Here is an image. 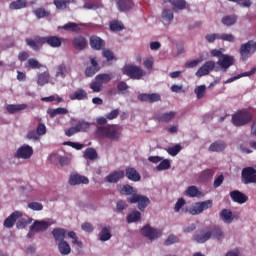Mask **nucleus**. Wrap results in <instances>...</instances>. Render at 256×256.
<instances>
[{"label": "nucleus", "instance_id": "f257e3e1", "mask_svg": "<svg viewBox=\"0 0 256 256\" xmlns=\"http://www.w3.org/2000/svg\"><path fill=\"white\" fill-rule=\"evenodd\" d=\"M26 44L28 47L33 49V51H39L42 45H49L54 49L61 47L63 41L58 36H48V37H41V36H34L33 38H27Z\"/></svg>", "mask_w": 256, "mask_h": 256}, {"label": "nucleus", "instance_id": "f03ea898", "mask_svg": "<svg viewBox=\"0 0 256 256\" xmlns=\"http://www.w3.org/2000/svg\"><path fill=\"white\" fill-rule=\"evenodd\" d=\"M96 135L100 137V139H109V141H120L122 130L121 127L117 125L111 126H98L96 127Z\"/></svg>", "mask_w": 256, "mask_h": 256}, {"label": "nucleus", "instance_id": "7ed1b4c3", "mask_svg": "<svg viewBox=\"0 0 256 256\" xmlns=\"http://www.w3.org/2000/svg\"><path fill=\"white\" fill-rule=\"evenodd\" d=\"M251 121H253V113L247 110H240L232 115V124L234 127H245Z\"/></svg>", "mask_w": 256, "mask_h": 256}, {"label": "nucleus", "instance_id": "20e7f679", "mask_svg": "<svg viewBox=\"0 0 256 256\" xmlns=\"http://www.w3.org/2000/svg\"><path fill=\"white\" fill-rule=\"evenodd\" d=\"M124 75H127L130 79H134L139 81V79H142V77L145 75V72L141 67L136 65H128L124 67L123 69Z\"/></svg>", "mask_w": 256, "mask_h": 256}, {"label": "nucleus", "instance_id": "39448f33", "mask_svg": "<svg viewBox=\"0 0 256 256\" xmlns=\"http://www.w3.org/2000/svg\"><path fill=\"white\" fill-rule=\"evenodd\" d=\"M141 234L143 235V237L149 239V241H155V239H159V237L163 235V232L147 224L141 229Z\"/></svg>", "mask_w": 256, "mask_h": 256}, {"label": "nucleus", "instance_id": "423d86ee", "mask_svg": "<svg viewBox=\"0 0 256 256\" xmlns=\"http://www.w3.org/2000/svg\"><path fill=\"white\" fill-rule=\"evenodd\" d=\"M256 51V42L253 40H249L247 43L242 44L240 46V55L243 61H247L249 59V55H253Z\"/></svg>", "mask_w": 256, "mask_h": 256}, {"label": "nucleus", "instance_id": "0eeeda50", "mask_svg": "<svg viewBox=\"0 0 256 256\" xmlns=\"http://www.w3.org/2000/svg\"><path fill=\"white\" fill-rule=\"evenodd\" d=\"M128 203H138L139 211H145L147 209V205L151 203V200L147 196H143L140 194H133L128 198Z\"/></svg>", "mask_w": 256, "mask_h": 256}, {"label": "nucleus", "instance_id": "6e6552de", "mask_svg": "<svg viewBox=\"0 0 256 256\" xmlns=\"http://www.w3.org/2000/svg\"><path fill=\"white\" fill-rule=\"evenodd\" d=\"M213 207V200H206L203 202H197L190 210V215H201L206 209Z\"/></svg>", "mask_w": 256, "mask_h": 256}, {"label": "nucleus", "instance_id": "1a4fd4ad", "mask_svg": "<svg viewBox=\"0 0 256 256\" xmlns=\"http://www.w3.org/2000/svg\"><path fill=\"white\" fill-rule=\"evenodd\" d=\"M242 181L245 185H249V183H256V169L253 167L243 168Z\"/></svg>", "mask_w": 256, "mask_h": 256}, {"label": "nucleus", "instance_id": "9d476101", "mask_svg": "<svg viewBox=\"0 0 256 256\" xmlns=\"http://www.w3.org/2000/svg\"><path fill=\"white\" fill-rule=\"evenodd\" d=\"M215 69V61L209 60L206 61L196 72V77H205V75H209L211 71Z\"/></svg>", "mask_w": 256, "mask_h": 256}, {"label": "nucleus", "instance_id": "9b49d317", "mask_svg": "<svg viewBox=\"0 0 256 256\" xmlns=\"http://www.w3.org/2000/svg\"><path fill=\"white\" fill-rule=\"evenodd\" d=\"M33 155V148L29 145L21 146L16 153L18 159H31Z\"/></svg>", "mask_w": 256, "mask_h": 256}, {"label": "nucleus", "instance_id": "f8f14e48", "mask_svg": "<svg viewBox=\"0 0 256 256\" xmlns=\"http://www.w3.org/2000/svg\"><path fill=\"white\" fill-rule=\"evenodd\" d=\"M51 227V223L44 221V220H36L31 225V229L35 230L36 233H43V231H47Z\"/></svg>", "mask_w": 256, "mask_h": 256}, {"label": "nucleus", "instance_id": "ddd939ff", "mask_svg": "<svg viewBox=\"0 0 256 256\" xmlns=\"http://www.w3.org/2000/svg\"><path fill=\"white\" fill-rule=\"evenodd\" d=\"M230 197L234 203H239L240 205H243V203H247V195L243 194V192H240L239 190H234L230 192Z\"/></svg>", "mask_w": 256, "mask_h": 256}, {"label": "nucleus", "instance_id": "4468645a", "mask_svg": "<svg viewBox=\"0 0 256 256\" xmlns=\"http://www.w3.org/2000/svg\"><path fill=\"white\" fill-rule=\"evenodd\" d=\"M72 45L76 51H83L87 47V39L81 35L76 36L72 41Z\"/></svg>", "mask_w": 256, "mask_h": 256}, {"label": "nucleus", "instance_id": "2eb2a0df", "mask_svg": "<svg viewBox=\"0 0 256 256\" xmlns=\"http://www.w3.org/2000/svg\"><path fill=\"white\" fill-rule=\"evenodd\" d=\"M116 5L118 7V11L127 13V11L131 10L135 4L133 3V0H117Z\"/></svg>", "mask_w": 256, "mask_h": 256}, {"label": "nucleus", "instance_id": "dca6fc26", "mask_svg": "<svg viewBox=\"0 0 256 256\" xmlns=\"http://www.w3.org/2000/svg\"><path fill=\"white\" fill-rule=\"evenodd\" d=\"M21 212L19 211H15L13 212L10 216H8L5 220H4V227H6V229H11V227H13V225H15V223L17 222V219H19V217H21Z\"/></svg>", "mask_w": 256, "mask_h": 256}, {"label": "nucleus", "instance_id": "f3484780", "mask_svg": "<svg viewBox=\"0 0 256 256\" xmlns=\"http://www.w3.org/2000/svg\"><path fill=\"white\" fill-rule=\"evenodd\" d=\"M209 239H211V233L209 230L200 231L193 236V240L196 241V243H207Z\"/></svg>", "mask_w": 256, "mask_h": 256}, {"label": "nucleus", "instance_id": "a211bd4d", "mask_svg": "<svg viewBox=\"0 0 256 256\" xmlns=\"http://www.w3.org/2000/svg\"><path fill=\"white\" fill-rule=\"evenodd\" d=\"M125 175L127 179H129V181H133L134 183L141 181V174H139V172L135 168H126Z\"/></svg>", "mask_w": 256, "mask_h": 256}, {"label": "nucleus", "instance_id": "6ab92c4d", "mask_svg": "<svg viewBox=\"0 0 256 256\" xmlns=\"http://www.w3.org/2000/svg\"><path fill=\"white\" fill-rule=\"evenodd\" d=\"M70 185H88L89 183V178L85 176H81L79 174H72L69 179Z\"/></svg>", "mask_w": 256, "mask_h": 256}, {"label": "nucleus", "instance_id": "aec40b11", "mask_svg": "<svg viewBox=\"0 0 256 256\" xmlns=\"http://www.w3.org/2000/svg\"><path fill=\"white\" fill-rule=\"evenodd\" d=\"M125 177V172L123 170H118L110 173L106 177V181L108 183H118V181H121Z\"/></svg>", "mask_w": 256, "mask_h": 256}, {"label": "nucleus", "instance_id": "412c9836", "mask_svg": "<svg viewBox=\"0 0 256 256\" xmlns=\"http://www.w3.org/2000/svg\"><path fill=\"white\" fill-rule=\"evenodd\" d=\"M52 235L55 239V243H62L63 241H65V237L67 235V231L63 228H54L52 230Z\"/></svg>", "mask_w": 256, "mask_h": 256}, {"label": "nucleus", "instance_id": "4be33fe9", "mask_svg": "<svg viewBox=\"0 0 256 256\" xmlns=\"http://www.w3.org/2000/svg\"><path fill=\"white\" fill-rule=\"evenodd\" d=\"M69 99L71 101H83V100L87 99V91L79 88L76 91H74L72 94L69 95Z\"/></svg>", "mask_w": 256, "mask_h": 256}, {"label": "nucleus", "instance_id": "5701e85b", "mask_svg": "<svg viewBox=\"0 0 256 256\" xmlns=\"http://www.w3.org/2000/svg\"><path fill=\"white\" fill-rule=\"evenodd\" d=\"M172 9L175 13H179V11L189 9V4L185 0H172Z\"/></svg>", "mask_w": 256, "mask_h": 256}, {"label": "nucleus", "instance_id": "b1692460", "mask_svg": "<svg viewBox=\"0 0 256 256\" xmlns=\"http://www.w3.org/2000/svg\"><path fill=\"white\" fill-rule=\"evenodd\" d=\"M104 45H105V42L101 38L97 36H92L90 38V47H92V49H95L96 51H101Z\"/></svg>", "mask_w": 256, "mask_h": 256}, {"label": "nucleus", "instance_id": "393cba45", "mask_svg": "<svg viewBox=\"0 0 256 256\" xmlns=\"http://www.w3.org/2000/svg\"><path fill=\"white\" fill-rule=\"evenodd\" d=\"M210 233V238L213 237V239H217V241H221V239L225 238V233L223 230L217 226H214L210 230H208Z\"/></svg>", "mask_w": 256, "mask_h": 256}, {"label": "nucleus", "instance_id": "a878e982", "mask_svg": "<svg viewBox=\"0 0 256 256\" xmlns=\"http://www.w3.org/2000/svg\"><path fill=\"white\" fill-rule=\"evenodd\" d=\"M233 57L229 56V55H222L221 59L218 61V64L220 65V67H222V69H229V67H231V65H233Z\"/></svg>", "mask_w": 256, "mask_h": 256}, {"label": "nucleus", "instance_id": "bb28decb", "mask_svg": "<svg viewBox=\"0 0 256 256\" xmlns=\"http://www.w3.org/2000/svg\"><path fill=\"white\" fill-rule=\"evenodd\" d=\"M213 175H215V170L213 169H206L201 172L199 176L200 183H207L210 179H213Z\"/></svg>", "mask_w": 256, "mask_h": 256}, {"label": "nucleus", "instance_id": "cd10ccee", "mask_svg": "<svg viewBox=\"0 0 256 256\" xmlns=\"http://www.w3.org/2000/svg\"><path fill=\"white\" fill-rule=\"evenodd\" d=\"M172 119H175V112L173 111L166 112L157 116V121H159V123H169V121H172Z\"/></svg>", "mask_w": 256, "mask_h": 256}, {"label": "nucleus", "instance_id": "c85d7f7f", "mask_svg": "<svg viewBox=\"0 0 256 256\" xmlns=\"http://www.w3.org/2000/svg\"><path fill=\"white\" fill-rule=\"evenodd\" d=\"M56 245L61 255H69L71 253V246L67 241L64 240L63 242H59Z\"/></svg>", "mask_w": 256, "mask_h": 256}, {"label": "nucleus", "instance_id": "c756f323", "mask_svg": "<svg viewBox=\"0 0 256 256\" xmlns=\"http://www.w3.org/2000/svg\"><path fill=\"white\" fill-rule=\"evenodd\" d=\"M24 109H27V104H9L6 107V111L8 113H19V111H24Z\"/></svg>", "mask_w": 256, "mask_h": 256}, {"label": "nucleus", "instance_id": "7c9ffc66", "mask_svg": "<svg viewBox=\"0 0 256 256\" xmlns=\"http://www.w3.org/2000/svg\"><path fill=\"white\" fill-rule=\"evenodd\" d=\"M49 117L51 119L57 117V115H67V113H69V110H67V108H56V109H48L47 111Z\"/></svg>", "mask_w": 256, "mask_h": 256}, {"label": "nucleus", "instance_id": "2f4dec72", "mask_svg": "<svg viewBox=\"0 0 256 256\" xmlns=\"http://www.w3.org/2000/svg\"><path fill=\"white\" fill-rule=\"evenodd\" d=\"M25 7H27V0H16L9 4V9H11V11L25 9Z\"/></svg>", "mask_w": 256, "mask_h": 256}, {"label": "nucleus", "instance_id": "473e14b6", "mask_svg": "<svg viewBox=\"0 0 256 256\" xmlns=\"http://www.w3.org/2000/svg\"><path fill=\"white\" fill-rule=\"evenodd\" d=\"M119 193L121 195H137V190L135 188H133V186L126 184L123 185L120 189H119Z\"/></svg>", "mask_w": 256, "mask_h": 256}, {"label": "nucleus", "instance_id": "72a5a7b5", "mask_svg": "<svg viewBox=\"0 0 256 256\" xmlns=\"http://www.w3.org/2000/svg\"><path fill=\"white\" fill-rule=\"evenodd\" d=\"M225 147H226L225 142H223V141H216V142H213L209 146V151L219 153L221 151H225Z\"/></svg>", "mask_w": 256, "mask_h": 256}, {"label": "nucleus", "instance_id": "f704fd0d", "mask_svg": "<svg viewBox=\"0 0 256 256\" xmlns=\"http://www.w3.org/2000/svg\"><path fill=\"white\" fill-rule=\"evenodd\" d=\"M51 75L49 74V72H43L38 74L37 77V84L40 87H43V85H47V83H49V79H50Z\"/></svg>", "mask_w": 256, "mask_h": 256}, {"label": "nucleus", "instance_id": "c9c22d12", "mask_svg": "<svg viewBox=\"0 0 256 256\" xmlns=\"http://www.w3.org/2000/svg\"><path fill=\"white\" fill-rule=\"evenodd\" d=\"M220 217L224 223H232L233 222V212L229 209H223L220 212Z\"/></svg>", "mask_w": 256, "mask_h": 256}, {"label": "nucleus", "instance_id": "e433bc0d", "mask_svg": "<svg viewBox=\"0 0 256 256\" xmlns=\"http://www.w3.org/2000/svg\"><path fill=\"white\" fill-rule=\"evenodd\" d=\"M185 195H187L188 197H201L203 195V192L199 191V189H197V186H190L185 191Z\"/></svg>", "mask_w": 256, "mask_h": 256}, {"label": "nucleus", "instance_id": "4c0bfd02", "mask_svg": "<svg viewBox=\"0 0 256 256\" xmlns=\"http://www.w3.org/2000/svg\"><path fill=\"white\" fill-rule=\"evenodd\" d=\"M84 157L86 159H89L90 161H95V159H97L99 155L97 154V150H95L94 148H87L84 152Z\"/></svg>", "mask_w": 256, "mask_h": 256}, {"label": "nucleus", "instance_id": "58836bf2", "mask_svg": "<svg viewBox=\"0 0 256 256\" xmlns=\"http://www.w3.org/2000/svg\"><path fill=\"white\" fill-rule=\"evenodd\" d=\"M67 73L69 71L67 70V66L65 64H60L56 68V77H61V79H65L67 77Z\"/></svg>", "mask_w": 256, "mask_h": 256}, {"label": "nucleus", "instance_id": "ea45409f", "mask_svg": "<svg viewBox=\"0 0 256 256\" xmlns=\"http://www.w3.org/2000/svg\"><path fill=\"white\" fill-rule=\"evenodd\" d=\"M222 23L226 27H231V25H235L237 23V16L236 15L224 16L222 18Z\"/></svg>", "mask_w": 256, "mask_h": 256}, {"label": "nucleus", "instance_id": "a19ab883", "mask_svg": "<svg viewBox=\"0 0 256 256\" xmlns=\"http://www.w3.org/2000/svg\"><path fill=\"white\" fill-rule=\"evenodd\" d=\"M256 69L253 68L251 71L244 72L242 74H238L234 77L229 78L226 83H233V81H237V79H241V77H251V75H254Z\"/></svg>", "mask_w": 256, "mask_h": 256}, {"label": "nucleus", "instance_id": "79ce46f5", "mask_svg": "<svg viewBox=\"0 0 256 256\" xmlns=\"http://www.w3.org/2000/svg\"><path fill=\"white\" fill-rule=\"evenodd\" d=\"M62 29H64V31H72V33H77V31H81L79 24L75 22H68L62 27Z\"/></svg>", "mask_w": 256, "mask_h": 256}, {"label": "nucleus", "instance_id": "37998d69", "mask_svg": "<svg viewBox=\"0 0 256 256\" xmlns=\"http://www.w3.org/2000/svg\"><path fill=\"white\" fill-rule=\"evenodd\" d=\"M111 230L108 227L102 228L101 232L99 233L100 241H109L111 239Z\"/></svg>", "mask_w": 256, "mask_h": 256}, {"label": "nucleus", "instance_id": "c03bdc74", "mask_svg": "<svg viewBox=\"0 0 256 256\" xmlns=\"http://www.w3.org/2000/svg\"><path fill=\"white\" fill-rule=\"evenodd\" d=\"M68 237L69 239H72V244L77 245L80 249L83 248V242L79 241V237H77V233L74 231H69L68 232Z\"/></svg>", "mask_w": 256, "mask_h": 256}, {"label": "nucleus", "instance_id": "a18cd8bd", "mask_svg": "<svg viewBox=\"0 0 256 256\" xmlns=\"http://www.w3.org/2000/svg\"><path fill=\"white\" fill-rule=\"evenodd\" d=\"M137 221H141V212L134 211L127 216V223H137Z\"/></svg>", "mask_w": 256, "mask_h": 256}, {"label": "nucleus", "instance_id": "49530a36", "mask_svg": "<svg viewBox=\"0 0 256 256\" xmlns=\"http://www.w3.org/2000/svg\"><path fill=\"white\" fill-rule=\"evenodd\" d=\"M90 89L93 93H101L103 91V84L95 78V81L90 84Z\"/></svg>", "mask_w": 256, "mask_h": 256}, {"label": "nucleus", "instance_id": "de8ad7c7", "mask_svg": "<svg viewBox=\"0 0 256 256\" xmlns=\"http://www.w3.org/2000/svg\"><path fill=\"white\" fill-rule=\"evenodd\" d=\"M34 14L36 15L37 19H43L44 17H49V15H51V12L45 10V8H38L34 10Z\"/></svg>", "mask_w": 256, "mask_h": 256}, {"label": "nucleus", "instance_id": "09e8293b", "mask_svg": "<svg viewBox=\"0 0 256 256\" xmlns=\"http://www.w3.org/2000/svg\"><path fill=\"white\" fill-rule=\"evenodd\" d=\"M53 159H57V161H59L62 167L65 165H69V159L67 157L59 156L57 154H52L50 155V160L53 161Z\"/></svg>", "mask_w": 256, "mask_h": 256}, {"label": "nucleus", "instance_id": "8fccbe9b", "mask_svg": "<svg viewBox=\"0 0 256 256\" xmlns=\"http://www.w3.org/2000/svg\"><path fill=\"white\" fill-rule=\"evenodd\" d=\"M76 129L78 130V133H85V131H87V129H89V127H91V124L89 122H85V121H79L76 125Z\"/></svg>", "mask_w": 256, "mask_h": 256}, {"label": "nucleus", "instance_id": "3c124183", "mask_svg": "<svg viewBox=\"0 0 256 256\" xmlns=\"http://www.w3.org/2000/svg\"><path fill=\"white\" fill-rule=\"evenodd\" d=\"M205 91H207V87H205V85L196 87L194 93L196 94L197 99H203L205 97Z\"/></svg>", "mask_w": 256, "mask_h": 256}, {"label": "nucleus", "instance_id": "603ef678", "mask_svg": "<svg viewBox=\"0 0 256 256\" xmlns=\"http://www.w3.org/2000/svg\"><path fill=\"white\" fill-rule=\"evenodd\" d=\"M71 4V1L69 0H54V5L57 9H65L66 7H69Z\"/></svg>", "mask_w": 256, "mask_h": 256}, {"label": "nucleus", "instance_id": "864d4df0", "mask_svg": "<svg viewBox=\"0 0 256 256\" xmlns=\"http://www.w3.org/2000/svg\"><path fill=\"white\" fill-rule=\"evenodd\" d=\"M26 67L28 69H41V64L39 61L35 60L34 58H30L27 61Z\"/></svg>", "mask_w": 256, "mask_h": 256}, {"label": "nucleus", "instance_id": "5fc2aeb1", "mask_svg": "<svg viewBox=\"0 0 256 256\" xmlns=\"http://www.w3.org/2000/svg\"><path fill=\"white\" fill-rule=\"evenodd\" d=\"M125 27L121 24V22L113 20L110 22V31H123Z\"/></svg>", "mask_w": 256, "mask_h": 256}, {"label": "nucleus", "instance_id": "6e6d98bb", "mask_svg": "<svg viewBox=\"0 0 256 256\" xmlns=\"http://www.w3.org/2000/svg\"><path fill=\"white\" fill-rule=\"evenodd\" d=\"M171 168V162L167 159L160 162V164L156 167L157 171H167V169Z\"/></svg>", "mask_w": 256, "mask_h": 256}, {"label": "nucleus", "instance_id": "4d7b16f0", "mask_svg": "<svg viewBox=\"0 0 256 256\" xmlns=\"http://www.w3.org/2000/svg\"><path fill=\"white\" fill-rule=\"evenodd\" d=\"M95 79L103 85V83H109L111 81V76L109 74H98Z\"/></svg>", "mask_w": 256, "mask_h": 256}, {"label": "nucleus", "instance_id": "13d9d810", "mask_svg": "<svg viewBox=\"0 0 256 256\" xmlns=\"http://www.w3.org/2000/svg\"><path fill=\"white\" fill-rule=\"evenodd\" d=\"M221 41H228L229 43H235V36L233 34H219Z\"/></svg>", "mask_w": 256, "mask_h": 256}, {"label": "nucleus", "instance_id": "bf43d9fd", "mask_svg": "<svg viewBox=\"0 0 256 256\" xmlns=\"http://www.w3.org/2000/svg\"><path fill=\"white\" fill-rule=\"evenodd\" d=\"M162 18H164L165 21H173V18H174L173 11H171L169 9L163 10Z\"/></svg>", "mask_w": 256, "mask_h": 256}, {"label": "nucleus", "instance_id": "052dcab7", "mask_svg": "<svg viewBox=\"0 0 256 256\" xmlns=\"http://www.w3.org/2000/svg\"><path fill=\"white\" fill-rule=\"evenodd\" d=\"M117 89L119 93H122V95H124V93H127V90L129 89V85H127L125 81H121L117 84Z\"/></svg>", "mask_w": 256, "mask_h": 256}, {"label": "nucleus", "instance_id": "680f3d73", "mask_svg": "<svg viewBox=\"0 0 256 256\" xmlns=\"http://www.w3.org/2000/svg\"><path fill=\"white\" fill-rule=\"evenodd\" d=\"M174 243H179V237H177L176 235L171 234L165 240V245L169 246V245H173Z\"/></svg>", "mask_w": 256, "mask_h": 256}, {"label": "nucleus", "instance_id": "e2e57ef3", "mask_svg": "<svg viewBox=\"0 0 256 256\" xmlns=\"http://www.w3.org/2000/svg\"><path fill=\"white\" fill-rule=\"evenodd\" d=\"M169 155H172V157H175L176 155H179V152L181 151V145H175L174 147L168 148Z\"/></svg>", "mask_w": 256, "mask_h": 256}, {"label": "nucleus", "instance_id": "0e129e2a", "mask_svg": "<svg viewBox=\"0 0 256 256\" xmlns=\"http://www.w3.org/2000/svg\"><path fill=\"white\" fill-rule=\"evenodd\" d=\"M29 209L32 211H43V204L39 202H31L28 204Z\"/></svg>", "mask_w": 256, "mask_h": 256}, {"label": "nucleus", "instance_id": "69168bd1", "mask_svg": "<svg viewBox=\"0 0 256 256\" xmlns=\"http://www.w3.org/2000/svg\"><path fill=\"white\" fill-rule=\"evenodd\" d=\"M183 207H185V199L179 198L175 204L174 211L176 213H179V211H181V209H183Z\"/></svg>", "mask_w": 256, "mask_h": 256}, {"label": "nucleus", "instance_id": "338daca9", "mask_svg": "<svg viewBox=\"0 0 256 256\" xmlns=\"http://www.w3.org/2000/svg\"><path fill=\"white\" fill-rule=\"evenodd\" d=\"M98 71H99V68L88 66L85 70V75L86 77H93V75H95V73H97Z\"/></svg>", "mask_w": 256, "mask_h": 256}, {"label": "nucleus", "instance_id": "774afa93", "mask_svg": "<svg viewBox=\"0 0 256 256\" xmlns=\"http://www.w3.org/2000/svg\"><path fill=\"white\" fill-rule=\"evenodd\" d=\"M157 101H161V95L157 93L148 94V103H157Z\"/></svg>", "mask_w": 256, "mask_h": 256}]
</instances>
